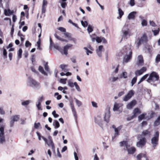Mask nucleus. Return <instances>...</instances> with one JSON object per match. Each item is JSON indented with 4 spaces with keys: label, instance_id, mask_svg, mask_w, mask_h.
Returning a JSON list of instances; mask_svg holds the SVG:
<instances>
[{
    "label": "nucleus",
    "instance_id": "nucleus-32",
    "mask_svg": "<svg viewBox=\"0 0 160 160\" xmlns=\"http://www.w3.org/2000/svg\"><path fill=\"white\" fill-rule=\"evenodd\" d=\"M118 79V77H111L109 78V80L111 82H114L116 81Z\"/></svg>",
    "mask_w": 160,
    "mask_h": 160
},
{
    "label": "nucleus",
    "instance_id": "nucleus-42",
    "mask_svg": "<svg viewBox=\"0 0 160 160\" xmlns=\"http://www.w3.org/2000/svg\"><path fill=\"white\" fill-rule=\"evenodd\" d=\"M142 72L141 70L140 69L139 70H137L135 72V74L136 76L138 75H140L142 74Z\"/></svg>",
    "mask_w": 160,
    "mask_h": 160
},
{
    "label": "nucleus",
    "instance_id": "nucleus-41",
    "mask_svg": "<svg viewBox=\"0 0 160 160\" xmlns=\"http://www.w3.org/2000/svg\"><path fill=\"white\" fill-rule=\"evenodd\" d=\"M3 54L4 56V59H5L7 58V52L6 49L5 48H3Z\"/></svg>",
    "mask_w": 160,
    "mask_h": 160
},
{
    "label": "nucleus",
    "instance_id": "nucleus-20",
    "mask_svg": "<svg viewBox=\"0 0 160 160\" xmlns=\"http://www.w3.org/2000/svg\"><path fill=\"white\" fill-rule=\"evenodd\" d=\"M136 14V12L133 11L130 12L128 16V18L129 19H134L135 18V16Z\"/></svg>",
    "mask_w": 160,
    "mask_h": 160
},
{
    "label": "nucleus",
    "instance_id": "nucleus-43",
    "mask_svg": "<svg viewBox=\"0 0 160 160\" xmlns=\"http://www.w3.org/2000/svg\"><path fill=\"white\" fill-rule=\"evenodd\" d=\"M83 49L86 50V54L87 55H89V53L90 54H92V52L89 50L87 47H84Z\"/></svg>",
    "mask_w": 160,
    "mask_h": 160
},
{
    "label": "nucleus",
    "instance_id": "nucleus-7",
    "mask_svg": "<svg viewBox=\"0 0 160 160\" xmlns=\"http://www.w3.org/2000/svg\"><path fill=\"white\" fill-rule=\"evenodd\" d=\"M137 47L138 48L139 46L142 43H146L148 41L147 36L145 33H144L140 38H138L137 40Z\"/></svg>",
    "mask_w": 160,
    "mask_h": 160
},
{
    "label": "nucleus",
    "instance_id": "nucleus-40",
    "mask_svg": "<svg viewBox=\"0 0 160 160\" xmlns=\"http://www.w3.org/2000/svg\"><path fill=\"white\" fill-rule=\"evenodd\" d=\"M160 62V54H158L157 55L155 58V62L158 63Z\"/></svg>",
    "mask_w": 160,
    "mask_h": 160
},
{
    "label": "nucleus",
    "instance_id": "nucleus-61",
    "mask_svg": "<svg viewBox=\"0 0 160 160\" xmlns=\"http://www.w3.org/2000/svg\"><path fill=\"white\" fill-rule=\"evenodd\" d=\"M44 67L46 71L48 70V69H49L48 66V62H46L44 64Z\"/></svg>",
    "mask_w": 160,
    "mask_h": 160
},
{
    "label": "nucleus",
    "instance_id": "nucleus-33",
    "mask_svg": "<svg viewBox=\"0 0 160 160\" xmlns=\"http://www.w3.org/2000/svg\"><path fill=\"white\" fill-rule=\"evenodd\" d=\"M119 104L115 103L113 107V110L114 111H118L119 108Z\"/></svg>",
    "mask_w": 160,
    "mask_h": 160
},
{
    "label": "nucleus",
    "instance_id": "nucleus-4",
    "mask_svg": "<svg viewBox=\"0 0 160 160\" xmlns=\"http://www.w3.org/2000/svg\"><path fill=\"white\" fill-rule=\"evenodd\" d=\"M125 52L126 55L123 57V62L127 63L132 58V52L131 48L128 47L125 48Z\"/></svg>",
    "mask_w": 160,
    "mask_h": 160
},
{
    "label": "nucleus",
    "instance_id": "nucleus-8",
    "mask_svg": "<svg viewBox=\"0 0 160 160\" xmlns=\"http://www.w3.org/2000/svg\"><path fill=\"white\" fill-rule=\"evenodd\" d=\"M146 142V138L145 137H142L137 142L136 146L138 147L142 148L145 145Z\"/></svg>",
    "mask_w": 160,
    "mask_h": 160
},
{
    "label": "nucleus",
    "instance_id": "nucleus-35",
    "mask_svg": "<svg viewBox=\"0 0 160 160\" xmlns=\"http://www.w3.org/2000/svg\"><path fill=\"white\" fill-rule=\"evenodd\" d=\"M74 99L75 100L76 103L78 106V107H80L82 104V102L75 98H74Z\"/></svg>",
    "mask_w": 160,
    "mask_h": 160
},
{
    "label": "nucleus",
    "instance_id": "nucleus-47",
    "mask_svg": "<svg viewBox=\"0 0 160 160\" xmlns=\"http://www.w3.org/2000/svg\"><path fill=\"white\" fill-rule=\"evenodd\" d=\"M60 3H61V6L62 8H66L67 5V3L66 2H61V1H60Z\"/></svg>",
    "mask_w": 160,
    "mask_h": 160
},
{
    "label": "nucleus",
    "instance_id": "nucleus-29",
    "mask_svg": "<svg viewBox=\"0 0 160 160\" xmlns=\"http://www.w3.org/2000/svg\"><path fill=\"white\" fill-rule=\"evenodd\" d=\"M31 102V101L30 100L25 101L22 102L21 104L22 106H26L28 105Z\"/></svg>",
    "mask_w": 160,
    "mask_h": 160
},
{
    "label": "nucleus",
    "instance_id": "nucleus-14",
    "mask_svg": "<svg viewBox=\"0 0 160 160\" xmlns=\"http://www.w3.org/2000/svg\"><path fill=\"white\" fill-rule=\"evenodd\" d=\"M134 94V93L133 91L132 90H130L124 97L123 100L125 101H128L132 97Z\"/></svg>",
    "mask_w": 160,
    "mask_h": 160
},
{
    "label": "nucleus",
    "instance_id": "nucleus-26",
    "mask_svg": "<svg viewBox=\"0 0 160 160\" xmlns=\"http://www.w3.org/2000/svg\"><path fill=\"white\" fill-rule=\"evenodd\" d=\"M20 118L19 115H15L13 116L11 118V119H12L14 122H17Z\"/></svg>",
    "mask_w": 160,
    "mask_h": 160
},
{
    "label": "nucleus",
    "instance_id": "nucleus-60",
    "mask_svg": "<svg viewBox=\"0 0 160 160\" xmlns=\"http://www.w3.org/2000/svg\"><path fill=\"white\" fill-rule=\"evenodd\" d=\"M134 0H130L129 4L132 7L135 5V3Z\"/></svg>",
    "mask_w": 160,
    "mask_h": 160
},
{
    "label": "nucleus",
    "instance_id": "nucleus-38",
    "mask_svg": "<svg viewBox=\"0 0 160 160\" xmlns=\"http://www.w3.org/2000/svg\"><path fill=\"white\" fill-rule=\"evenodd\" d=\"M22 49L20 48L18 52V59H20L22 57Z\"/></svg>",
    "mask_w": 160,
    "mask_h": 160
},
{
    "label": "nucleus",
    "instance_id": "nucleus-13",
    "mask_svg": "<svg viewBox=\"0 0 160 160\" xmlns=\"http://www.w3.org/2000/svg\"><path fill=\"white\" fill-rule=\"evenodd\" d=\"M110 117V108H108L106 110L105 115L104 117V121L108 123L109 121V118Z\"/></svg>",
    "mask_w": 160,
    "mask_h": 160
},
{
    "label": "nucleus",
    "instance_id": "nucleus-44",
    "mask_svg": "<svg viewBox=\"0 0 160 160\" xmlns=\"http://www.w3.org/2000/svg\"><path fill=\"white\" fill-rule=\"evenodd\" d=\"M50 143V146L51 147L53 151V152H55V147L54 146V144L53 142V141H51V143Z\"/></svg>",
    "mask_w": 160,
    "mask_h": 160
},
{
    "label": "nucleus",
    "instance_id": "nucleus-56",
    "mask_svg": "<svg viewBox=\"0 0 160 160\" xmlns=\"http://www.w3.org/2000/svg\"><path fill=\"white\" fill-rule=\"evenodd\" d=\"M149 74H146L141 78V80H142V81H143L144 80H145L147 78Z\"/></svg>",
    "mask_w": 160,
    "mask_h": 160
},
{
    "label": "nucleus",
    "instance_id": "nucleus-3",
    "mask_svg": "<svg viewBox=\"0 0 160 160\" xmlns=\"http://www.w3.org/2000/svg\"><path fill=\"white\" fill-rule=\"evenodd\" d=\"M121 34L122 39L126 40L131 35V32L127 25H125L123 27L121 31Z\"/></svg>",
    "mask_w": 160,
    "mask_h": 160
},
{
    "label": "nucleus",
    "instance_id": "nucleus-62",
    "mask_svg": "<svg viewBox=\"0 0 160 160\" xmlns=\"http://www.w3.org/2000/svg\"><path fill=\"white\" fill-rule=\"evenodd\" d=\"M67 80L66 78H62L60 80V82L65 84L66 83V81Z\"/></svg>",
    "mask_w": 160,
    "mask_h": 160
},
{
    "label": "nucleus",
    "instance_id": "nucleus-46",
    "mask_svg": "<svg viewBox=\"0 0 160 160\" xmlns=\"http://www.w3.org/2000/svg\"><path fill=\"white\" fill-rule=\"evenodd\" d=\"M120 77L122 78H127V73L126 72H123L122 74L121 75Z\"/></svg>",
    "mask_w": 160,
    "mask_h": 160
},
{
    "label": "nucleus",
    "instance_id": "nucleus-49",
    "mask_svg": "<svg viewBox=\"0 0 160 160\" xmlns=\"http://www.w3.org/2000/svg\"><path fill=\"white\" fill-rule=\"evenodd\" d=\"M102 37H97L96 40L98 43H100L102 42Z\"/></svg>",
    "mask_w": 160,
    "mask_h": 160
},
{
    "label": "nucleus",
    "instance_id": "nucleus-64",
    "mask_svg": "<svg viewBox=\"0 0 160 160\" xmlns=\"http://www.w3.org/2000/svg\"><path fill=\"white\" fill-rule=\"evenodd\" d=\"M0 113L2 115H4L5 113V112L2 107L0 108Z\"/></svg>",
    "mask_w": 160,
    "mask_h": 160
},
{
    "label": "nucleus",
    "instance_id": "nucleus-36",
    "mask_svg": "<svg viewBox=\"0 0 160 160\" xmlns=\"http://www.w3.org/2000/svg\"><path fill=\"white\" fill-rule=\"evenodd\" d=\"M137 80V76H136L134 77L131 81V86H133L135 83L136 82Z\"/></svg>",
    "mask_w": 160,
    "mask_h": 160
},
{
    "label": "nucleus",
    "instance_id": "nucleus-59",
    "mask_svg": "<svg viewBox=\"0 0 160 160\" xmlns=\"http://www.w3.org/2000/svg\"><path fill=\"white\" fill-rule=\"evenodd\" d=\"M41 105V103L39 102H37L36 104V105L38 110H42V109L41 108L40 106Z\"/></svg>",
    "mask_w": 160,
    "mask_h": 160
},
{
    "label": "nucleus",
    "instance_id": "nucleus-34",
    "mask_svg": "<svg viewBox=\"0 0 160 160\" xmlns=\"http://www.w3.org/2000/svg\"><path fill=\"white\" fill-rule=\"evenodd\" d=\"M118 12L119 14V17L120 18H121L123 15L124 12L120 8H118Z\"/></svg>",
    "mask_w": 160,
    "mask_h": 160
},
{
    "label": "nucleus",
    "instance_id": "nucleus-12",
    "mask_svg": "<svg viewBox=\"0 0 160 160\" xmlns=\"http://www.w3.org/2000/svg\"><path fill=\"white\" fill-rule=\"evenodd\" d=\"M119 146L121 147H123V150L124 151L127 150L128 148L130 147V145L128 142L126 141H123L119 142Z\"/></svg>",
    "mask_w": 160,
    "mask_h": 160
},
{
    "label": "nucleus",
    "instance_id": "nucleus-6",
    "mask_svg": "<svg viewBox=\"0 0 160 160\" xmlns=\"http://www.w3.org/2000/svg\"><path fill=\"white\" fill-rule=\"evenodd\" d=\"M159 137V132L158 131H156L154 135V136L151 139V142L152 145V147L155 148L158 144Z\"/></svg>",
    "mask_w": 160,
    "mask_h": 160
},
{
    "label": "nucleus",
    "instance_id": "nucleus-52",
    "mask_svg": "<svg viewBox=\"0 0 160 160\" xmlns=\"http://www.w3.org/2000/svg\"><path fill=\"white\" fill-rule=\"evenodd\" d=\"M52 114L53 117L55 118H57L59 116L58 114L56 113V112L55 110H54L52 112Z\"/></svg>",
    "mask_w": 160,
    "mask_h": 160
},
{
    "label": "nucleus",
    "instance_id": "nucleus-28",
    "mask_svg": "<svg viewBox=\"0 0 160 160\" xmlns=\"http://www.w3.org/2000/svg\"><path fill=\"white\" fill-rule=\"evenodd\" d=\"M54 36L56 38H57V39H58V40H59L61 41H63V42H67V40H66L65 39H63V38H61V37H60L59 36H58L56 33H55L54 34Z\"/></svg>",
    "mask_w": 160,
    "mask_h": 160
},
{
    "label": "nucleus",
    "instance_id": "nucleus-21",
    "mask_svg": "<svg viewBox=\"0 0 160 160\" xmlns=\"http://www.w3.org/2000/svg\"><path fill=\"white\" fill-rule=\"evenodd\" d=\"M13 13V11H11L10 9H5L4 10V14L6 16H9Z\"/></svg>",
    "mask_w": 160,
    "mask_h": 160
},
{
    "label": "nucleus",
    "instance_id": "nucleus-22",
    "mask_svg": "<svg viewBox=\"0 0 160 160\" xmlns=\"http://www.w3.org/2000/svg\"><path fill=\"white\" fill-rule=\"evenodd\" d=\"M70 107H71L72 112L73 114L74 118H75L76 121H77V112L76 111L75 108H74V106H72Z\"/></svg>",
    "mask_w": 160,
    "mask_h": 160
},
{
    "label": "nucleus",
    "instance_id": "nucleus-55",
    "mask_svg": "<svg viewBox=\"0 0 160 160\" xmlns=\"http://www.w3.org/2000/svg\"><path fill=\"white\" fill-rule=\"evenodd\" d=\"M41 137L44 140V141L47 144V145L49 147H50V143H49L48 142V141L47 139H46V138H44L43 136H42Z\"/></svg>",
    "mask_w": 160,
    "mask_h": 160
},
{
    "label": "nucleus",
    "instance_id": "nucleus-30",
    "mask_svg": "<svg viewBox=\"0 0 160 160\" xmlns=\"http://www.w3.org/2000/svg\"><path fill=\"white\" fill-rule=\"evenodd\" d=\"M159 118H158L155 121L153 125L155 126H158L160 124V122L159 121Z\"/></svg>",
    "mask_w": 160,
    "mask_h": 160
},
{
    "label": "nucleus",
    "instance_id": "nucleus-10",
    "mask_svg": "<svg viewBox=\"0 0 160 160\" xmlns=\"http://www.w3.org/2000/svg\"><path fill=\"white\" fill-rule=\"evenodd\" d=\"M5 142L4 135V128L3 127H0V144H2Z\"/></svg>",
    "mask_w": 160,
    "mask_h": 160
},
{
    "label": "nucleus",
    "instance_id": "nucleus-37",
    "mask_svg": "<svg viewBox=\"0 0 160 160\" xmlns=\"http://www.w3.org/2000/svg\"><path fill=\"white\" fill-rule=\"evenodd\" d=\"M87 30L89 33H90L93 31V28L91 25H88Z\"/></svg>",
    "mask_w": 160,
    "mask_h": 160
},
{
    "label": "nucleus",
    "instance_id": "nucleus-23",
    "mask_svg": "<svg viewBox=\"0 0 160 160\" xmlns=\"http://www.w3.org/2000/svg\"><path fill=\"white\" fill-rule=\"evenodd\" d=\"M151 135L150 132L148 130H144L142 132V135L144 136H149Z\"/></svg>",
    "mask_w": 160,
    "mask_h": 160
},
{
    "label": "nucleus",
    "instance_id": "nucleus-18",
    "mask_svg": "<svg viewBox=\"0 0 160 160\" xmlns=\"http://www.w3.org/2000/svg\"><path fill=\"white\" fill-rule=\"evenodd\" d=\"M138 61L137 64L138 66L142 65L143 63V60L142 56L140 55L138 58Z\"/></svg>",
    "mask_w": 160,
    "mask_h": 160
},
{
    "label": "nucleus",
    "instance_id": "nucleus-48",
    "mask_svg": "<svg viewBox=\"0 0 160 160\" xmlns=\"http://www.w3.org/2000/svg\"><path fill=\"white\" fill-rule=\"evenodd\" d=\"M81 23L82 26L84 27H86L88 25V23L87 21L83 22V21H81Z\"/></svg>",
    "mask_w": 160,
    "mask_h": 160
},
{
    "label": "nucleus",
    "instance_id": "nucleus-58",
    "mask_svg": "<svg viewBox=\"0 0 160 160\" xmlns=\"http://www.w3.org/2000/svg\"><path fill=\"white\" fill-rule=\"evenodd\" d=\"M58 29L61 32H66V29L63 27H59L58 28Z\"/></svg>",
    "mask_w": 160,
    "mask_h": 160
},
{
    "label": "nucleus",
    "instance_id": "nucleus-2",
    "mask_svg": "<svg viewBox=\"0 0 160 160\" xmlns=\"http://www.w3.org/2000/svg\"><path fill=\"white\" fill-rule=\"evenodd\" d=\"M159 76L158 74L156 72H152L149 75V77L147 80V81L152 84V83H154L159 79Z\"/></svg>",
    "mask_w": 160,
    "mask_h": 160
},
{
    "label": "nucleus",
    "instance_id": "nucleus-25",
    "mask_svg": "<svg viewBox=\"0 0 160 160\" xmlns=\"http://www.w3.org/2000/svg\"><path fill=\"white\" fill-rule=\"evenodd\" d=\"M38 70L44 75L46 76L48 75V73L44 71L42 67L41 66L39 67Z\"/></svg>",
    "mask_w": 160,
    "mask_h": 160
},
{
    "label": "nucleus",
    "instance_id": "nucleus-11",
    "mask_svg": "<svg viewBox=\"0 0 160 160\" xmlns=\"http://www.w3.org/2000/svg\"><path fill=\"white\" fill-rule=\"evenodd\" d=\"M94 121L95 123L102 128L103 121L100 116L98 115L97 117H95L94 118Z\"/></svg>",
    "mask_w": 160,
    "mask_h": 160
},
{
    "label": "nucleus",
    "instance_id": "nucleus-17",
    "mask_svg": "<svg viewBox=\"0 0 160 160\" xmlns=\"http://www.w3.org/2000/svg\"><path fill=\"white\" fill-rule=\"evenodd\" d=\"M136 103V101L135 100H133L130 102L127 105V108L128 109H131L135 105Z\"/></svg>",
    "mask_w": 160,
    "mask_h": 160
},
{
    "label": "nucleus",
    "instance_id": "nucleus-31",
    "mask_svg": "<svg viewBox=\"0 0 160 160\" xmlns=\"http://www.w3.org/2000/svg\"><path fill=\"white\" fill-rule=\"evenodd\" d=\"M138 113H140L139 109L138 108H136L134 110L133 115L136 117L137 116V114Z\"/></svg>",
    "mask_w": 160,
    "mask_h": 160
},
{
    "label": "nucleus",
    "instance_id": "nucleus-16",
    "mask_svg": "<svg viewBox=\"0 0 160 160\" xmlns=\"http://www.w3.org/2000/svg\"><path fill=\"white\" fill-rule=\"evenodd\" d=\"M103 46L102 45H100L98 46V49L96 50V52L97 55L99 57L102 56V52L103 51Z\"/></svg>",
    "mask_w": 160,
    "mask_h": 160
},
{
    "label": "nucleus",
    "instance_id": "nucleus-57",
    "mask_svg": "<svg viewBox=\"0 0 160 160\" xmlns=\"http://www.w3.org/2000/svg\"><path fill=\"white\" fill-rule=\"evenodd\" d=\"M31 43L28 41H26L25 42V45L26 47L28 48L29 46L31 45Z\"/></svg>",
    "mask_w": 160,
    "mask_h": 160
},
{
    "label": "nucleus",
    "instance_id": "nucleus-54",
    "mask_svg": "<svg viewBox=\"0 0 160 160\" xmlns=\"http://www.w3.org/2000/svg\"><path fill=\"white\" fill-rule=\"evenodd\" d=\"M146 48L147 49L148 52L149 53H151L152 51V47L151 46H148Z\"/></svg>",
    "mask_w": 160,
    "mask_h": 160
},
{
    "label": "nucleus",
    "instance_id": "nucleus-5",
    "mask_svg": "<svg viewBox=\"0 0 160 160\" xmlns=\"http://www.w3.org/2000/svg\"><path fill=\"white\" fill-rule=\"evenodd\" d=\"M72 46V44H68L64 47L63 50L61 48L58 44H56L53 45L54 48L59 51L61 53L67 55L68 54V50L69 48Z\"/></svg>",
    "mask_w": 160,
    "mask_h": 160
},
{
    "label": "nucleus",
    "instance_id": "nucleus-51",
    "mask_svg": "<svg viewBox=\"0 0 160 160\" xmlns=\"http://www.w3.org/2000/svg\"><path fill=\"white\" fill-rule=\"evenodd\" d=\"M68 85L70 87L72 88L74 86V82L73 83L70 81H69L68 82Z\"/></svg>",
    "mask_w": 160,
    "mask_h": 160
},
{
    "label": "nucleus",
    "instance_id": "nucleus-19",
    "mask_svg": "<svg viewBox=\"0 0 160 160\" xmlns=\"http://www.w3.org/2000/svg\"><path fill=\"white\" fill-rule=\"evenodd\" d=\"M127 150L128 154H132L135 152L136 149L135 147H131L130 148L128 147Z\"/></svg>",
    "mask_w": 160,
    "mask_h": 160
},
{
    "label": "nucleus",
    "instance_id": "nucleus-50",
    "mask_svg": "<svg viewBox=\"0 0 160 160\" xmlns=\"http://www.w3.org/2000/svg\"><path fill=\"white\" fill-rule=\"evenodd\" d=\"M141 24L142 26H147V22L146 20L145 19H143L142 22Z\"/></svg>",
    "mask_w": 160,
    "mask_h": 160
},
{
    "label": "nucleus",
    "instance_id": "nucleus-63",
    "mask_svg": "<svg viewBox=\"0 0 160 160\" xmlns=\"http://www.w3.org/2000/svg\"><path fill=\"white\" fill-rule=\"evenodd\" d=\"M43 99V96H41V97L39 98H38V100L37 102H40L41 103V102H42Z\"/></svg>",
    "mask_w": 160,
    "mask_h": 160
},
{
    "label": "nucleus",
    "instance_id": "nucleus-53",
    "mask_svg": "<svg viewBox=\"0 0 160 160\" xmlns=\"http://www.w3.org/2000/svg\"><path fill=\"white\" fill-rule=\"evenodd\" d=\"M67 65L65 64H61L60 65L59 67L61 68L62 70H64L66 68L68 67Z\"/></svg>",
    "mask_w": 160,
    "mask_h": 160
},
{
    "label": "nucleus",
    "instance_id": "nucleus-1",
    "mask_svg": "<svg viewBox=\"0 0 160 160\" xmlns=\"http://www.w3.org/2000/svg\"><path fill=\"white\" fill-rule=\"evenodd\" d=\"M27 85L36 89H38L41 87L40 83L30 77H28V78Z\"/></svg>",
    "mask_w": 160,
    "mask_h": 160
},
{
    "label": "nucleus",
    "instance_id": "nucleus-45",
    "mask_svg": "<svg viewBox=\"0 0 160 160\" xmlns=\"http://www.w3.org/2000/svg\"><path fill=\"white\" fill-rule=\"evenodd\" d=\"M40 126H41V125L40 122L37 123L35 122L34 124V127L35 129H38Z\"/></svg>",
    "mask_w": 160,
    "mask_h": 160
},
{
    "label": "nucleus",
    "instance_id": "nucleus-27",
    "mask_svg": "<svg viewBox=\"0 0 160 160\" xmlns=\"http://www.w3.org/2000/svg\"><path fill=\"white\" fill-rule=\"evenodd\" d=\"M146 113H143L139 115L138 117V121L140 122L141 121H142L143 119H144L145 118V115H146Z\"/></svg>",
    "mask_w": 160,
    "mask_h": 160
},
{
    "label": "nucleus",
    "instance_id": "nucleus-39",
    "mask_svg": "<svg viewBox=\"0 0 160 160\" xmlns=\"http://www.w3.org/2000/svg\"><path fill=\"white\" fill-rule=\"evenodd\" d=\"M74 86L77 90L79 92H81V90L76 82H74Z\"/></svg>",
    "mask_w": 160,
    "mask_h": 160
},
{
    "label": "nucleus",
    "instance_id": "nucleus-9",
    "mask_svg": "<svg viewBox=\"0 0 160 160\" xmlns=\"http://www.w3.org/2000/svg\"><path fill=\"white\" fill-rule=\"evenodd\" d=\"M112 127L114 129L115 133L113 136L112 137V139L113 140L115 138L119 135V131H120L122 128V126L121 125L117 128H116L115 125H113Z\"/></svg>",
    "mask_w": 160,
    "mask_h": 160
},
{
    "label": "nucleus",
    "instance_id": "nucleus-24",
    "mask_svg": "<svg viewBox=\"0 0 160 160\" xmlns=\"http://www.w3.org/2000/svg\"><path fill=\"white\" fill-rule=\"evenodd\" d=\"M53 125L54 126V128L56 129L59 128L60 124L59 122L57 120H54L53 123Z\"/></svg>",
    "mask_w": 160,
    "mask_h": 160
},
{
    "label": "nucleus",
    "instance_id": "nucleus-15",
    "mask_svg": "<svg viewBox=\"0 0 160 160\" xmlns=\"http://www.w3.org/2000/svg\"><path fill=\"white\" fill-rule=\"evenodd\" d=\"M138 160H149L145 154L140 153L137 156Z\"/></svg>",
    "mask_w": 160,
    "mask_h": 160
}]
</instances>
